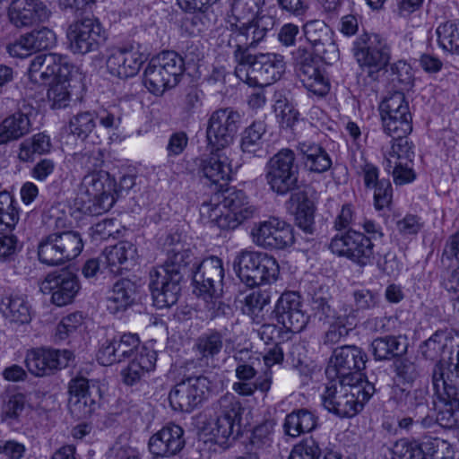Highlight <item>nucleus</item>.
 Listing matches in <instances>:
<instances>
[{
    "label": "nucleus",
    "mask_w": 459,
    "mask_h": 459,
    "mask_svg": "<svg viewBox=\"0 0 459 459\" xmlns=\"http://www.w3.org/2000/svg\"><path fill=\"white\" fill-rule=\"evenodd\" d=\"M140 340L136 334L125 333L118 339L106 341L100 348L97 359L103 366L121 363L139 353Z\"/></svg>",
    "instance_id": "21"
},
{
    "label": "nucleus",
    "mask_w": 459,
    "mask_h": 459,
    "mask_svg": "<svg viewBox=\"0 0 459 459\" xmlns=\"http://www.w3.org/2000/svg\"><path fill=\"white\" fill-rule=\"evenodd\" d=\"M184 59L174 51H164L152 59L144 70L143 83L154 94L175 87L184 72Z\"/></svg>",
    "instance_id": "5"
},
{
    "label": "nucleus",
    "mask_w": 459,
    "mask_h": 459,
    "mask_svg": "<svg viewBox=\"0 0 459 459\" xmlns=\"http://www.w3.org/2000/svg\"><path fill=\"white\" fill-rule=\"evenodd\" d=\"M414 157L413 144L407 136L393 138L391 149L385 154V170L390 172L395 163L412 162Z\"/></svg>",
    "instance_id": "44"
},
{
    "label": "nucleus",
    "mask_w": 459,
    "mask_h": 459,
    "mask_svg": "<svg viewBox=\"0 0 459 459\" xmlns=\"http://www.w3.org/2000/svg\"><path fill=\"white\" fill-rule=\"evenodd\" d=\"M304 160V164L310 171L324 173L332 166V160L327 152L318 143L312 141H302L298 144Z\"/></svg>",
    "instance_id": "30"
},
{
    "label": "nucleus",
    "mask_w": 459,
    "mask_h": 459,
    "mask_svg": "<svg viewBox=\"0 0 459 459\" xmlns=\"http://www.w3.org/2000/svg\"><path fill=\"white\" fill-rule=\"evenodd\" d=\"M101 255L109 272L117 274L121 271L122 264L134 259L136 247L129 241H120L114 246L106 247Z\"/></svg>",
    "instance_id": "34"
},
{
    "label": "nucleus",
    "mask_w": 459,
    "mask_h": 459,
    "mask_svg": "<svg viewBox=\"0 0 459 459\" xmlns=\"http://www.w3.org/2000/svg\"><path fill=\"white\" fill-rule=\"evenodd\" d=\"M236 76L249 86L264 87L279 80L285 71L283 56L266 53L251 55L239 50L236 54Z\"/></svg>",
    "instance_id": "3"
},
{
    "label": "nucleus",
    "mask_w": 459,
    "mask_h": 459,
    "mask_svg": "<svg viewBox=\"0 0 459 459\" xmlns=\"http://www.w3.org/2000/svg\"><path fill=\"white\" fill-rule=\"evenodd\" d=\"M68 127L73 135L85 140L96 127V114L90 111L80 112L70 118Z\"/></svg>",
    "instance_id": "49"
},
{
    "label": "nucleus",
    "mask_w": 459,
    "mask_h": 459,
    "mask_svg": "<svg viewBox=\"0 0 459 459\" xmlns=\"http://www.w3.org/2000/svg\"><path fill=\"white\" fill-rule=\"evenodd\" d=\"M47 96L51 108H66L71 100L70 83L67 82H54L48 89Z\"/></svg>",
    "instance_id": "55"
},
{
    "label": "nucleus",
    "mask_w": 459,
    "mask_h": 459,
    "mask_svg": "<svg viewBox=\"0 0 459 459\" xmlns=\"http://www.w3.org/2000/svg\"><path fill=\"white\" fill-rule=\"evenodd\" d=\"M264 179L270 190L285 195L299 188V166L293 151L282 149L271 157L264 166Z\"/></svg>",
    "instance_id": "7"
},
{
    "label": "nucleus",
    "mask_w": 459,
    "mask_h": 459,
    "mask_svg": "<svg viewBox=\"0 0 459 459\" xmlns=\"http://www.w3.org/2000/svg\"><path fill=\"white\" fill-rule=\"evenodd\" d=\"M329 248L338 256L346 257L361 267L370 264L375 255L371 238L356 230L336 235L332 238Z\"/></svg>",
    "instance_id": "11"
},
{
    "label": "nucleus",
    "mask_w": 459,
    "mask_h": 459,
    "mask_svg": "<svg viewBox=\"0 0 459 459\" xmlns=\"http://www.w3.org/2000/svg\"><path fill=\"white\" fill-rule=\"evenodd\" d=\"M74 159L77 164L87 170L98 171L97 169L103 164V153L99 147L75 153Z\"/></svg>",
    "instance_id": "59"
},
{
    "label": "nucleus",
    "mask_w": 459,
    "mask_h": 459,
    "mask_svg": "<svg viewBox=\"0 0 459 459\" xmlns=\"http://www.w3.org/2000/svg\"><path fill=\"white\" fill-rule=\"evenodd\" d=\"M277 322L290 332L299 333L307 321L302 309L301 297L295 291H285L278 299L274 310Z\"/></svg>",
    "instance_id": "17"
},
{
    "label": "nucleus",
    "mask_w": 459,
    "mask_h": 459,
    "mask_svg": "<svg viewBox=\"0 0 459 459\" xmlns=\"http://www.w3.org/2000/svg\"><path fill=\"white\" fill-rule=\"evenodd\" d=\"M145 61L146 56L137 47L128 45L113 50L106 66L111 75L126 79L136 75Z\"/></svg>",
    "instance_id": "18"
},
{
    "label": "nucleus",
    "mask_w": 459,
    "mask_h": 459,
    "mask_svg": "<svg viewBox=\"0 0 459 459\" xmlns=\"http://www.w3.org/2000/svg\"><path fill=\"white\" fill-rule=\"evenodd\" d=\"M310 316L328 330L324 335V343L333 345L349 335L355 326L356 310L350 305L333 307L330 299L321 293H314L310 300Z\"/></svg>",
    "instance_id": "2"
},
{
    "label": "nucleus",
    "mask_w": 459,
    "mask_h": 459,
    "mask_svg": "<svg viewBox=\"0 0 459 459\" xmlns=\"http://www.w3.org/2000/svg\"><path fill=\"white\" fill-rule=\"evenodd\" d=\"M216 420L212 434L217 443L223 444L230 437L237 438L240 434L242 406L238 399L227 393L215 403Z\"/></svg>",
    "instance_id": "10"
},
{
    "label": "nucleus",
    "mask_w": 459,
    "mask_h": 459,
    "mask_svg": "<svg viewBox=\"0 0 459 459\" xmlns=\"http://www.w3.org/2000/svg\"><path fill=\"white\" fill-rule=\"evenodd\" d=\"M50 12L39 0H14L12 2L8 16L16 27L32 26L37 22H45Z\"/></svg>",
    "instance_id": "23"
},
{
    "label": "nucleus",
    "mask_w": 459,
    "mask_h": 459,
    "mask_svg": "<svg viewBox=\"0 0 459 459\" xmlns=\"http://www.w3.org/2000/svg\"><path fill=\"white\" fill-rule=\"evenodd\" d=\"M56 40L54 30H30L7 47L10 56L26 58L33 53L47 49Z\"/></svg>",
    "instance_id": "24"
},
{
    "label": "nucleus",
    "mask_w": 459,
    "mask_h": 459,
    "mask_svg": "<svg viewBox=\"0 0 459 459\" xmlns=\"http://www.w3.org/2000/svg\"><path fill=\"white\" fill-rule=\"evenodd\" d=\"M266 132L264 121H254L243 133L241 149L244 152L255 153L262 147V136Z\"/></svg>",
    "instance_id": "50"
},
{
    "label": "nucleus",
    "mask_w": 459,
    "mask_h": 459,
    "mask_svg": "<svg viewBox=\"0 0 459 459\" xmlns=\"http://www.w3.org/2000/svg\"><path fill=\"white\" fill-rule=\"evenodd\" d=\"M204 305L203 313L204 314V319L212 320L220 315H224L227 310H230V307L223 303L220 296L221 295H203Z\"/></svg>",
    "instance_id": "61"
},
{
    "label": "nucleus",
    "mask_w": 459,
    "mask_h": 459,
    "mask_svg": "<svg viewBox=\"0 0 459 459\" xmlns=\"http://www.w3.org/2000/svg\"><path fill=\"white\" fill-rule=\"evenodd\" d=\"M42 291L52 292V302L63 307L71 303L80 290L77 276L69 271H62L58 273H49L42 281Z\"/></svg>",
    "instance_id": "22"
},
{
    "label": "nucleus",
    "mask_w": 459,
    "mask_h": 459,
    "mask_svg": "<svg viewBox=\"0 0 459 459\" xmlns=\"http://www.w3.org/2000/svg\"><path fill=\"white\" fill-rule=\"evenodd\" d=\"M200 170L203 176L212 184L229 180L232 171L228 156L219 152H212L203 159Z\"/></svg>",
    "instance_id": "32"
},
{
    "label": "nucleus",
    "mask_w": 459,
    "mask_h": 459,
    "mask_svg": "<svg viewBox=\"0 0 459 459\" xmlns=\"http://www.w3.org/2000/svg\"><path fill=\"white\" fill-rule=\"evenodd\" d=\"M447 337L443 332H436L420 346L421 354L428 359L443 362V356L447 351Z\"/></svg>",
    "instance_id": "48"
},
{
    "label": "nucleus",
    "mask_w": 459,
    "mask_h": 459,
    "mask_svg": "<svg viewBox=\"0 0 459 459\" xmlns=\"http://www.w3.org/2000/svg\"><path fill=\"white\" fill-rule=\"evenodd\" d=\"M215 376L199 375L182 379L174 385L169 394L175 411L191 412L206 401L216 388Z\"/></svg>",
    "instance_id": "6"
},
{
    "label": "nucleus",
    "mask_w": 459,
    "mask_h": 459,
    "mask_svg": "<svg viewBox=\"0 0 459 459\" xmlns=\"http://www.w3.org/2000/svg\"><path fill=\"white\" fill-rule=\"evenodd\" d=\"M251 234L254 243L264 248L284 249L294 243L291 226L278 218L260 222Z\"/></svg>",
    "instance_id": "14"
},
{
    "label": "nucleus",
    "mask_w": 459,
    "mask_h": 459,
    "mask_svg": "<svg viewBox=\"0 0 459 459\" xmlns=\"http://www.w3.org/2000/svg\"><path fill=\"white\" fill-rule=\"evenodd\" d=\"M226 219H221V229H235L251 218L255 209L249 204L247 196L242 190H227L220 194Z\"/></svg>",
    "instance_id": "20"
},
{
    "label": "nucleus",
    "mask_w": 459,
    "mask_h": 459,
    "mask_svg": "<svg viewBox=\"0 0 459 459\" xmlns=\"http://www.w3.org/2000/svg\"><path fill=\"white\" fill-rule=\"evenodd\" d=\"M240 120V114L230 108L214 111L208 120L206 129L208 144L216 151L229 146L237 134Z\"/></svg>",
    "instance_id": "12"
},
{
    "label": "nucleus",
    "mask_w": 459,
    "mask_h": 459,
    "mask_svg": "<svg viewBox=\"0 0 459 459\" xmlns=\"http://www.w3.org/2000/svg\"><path fill=\"white\" fill-rule=\"evenodd\" d=\"M316 30H280L278 33V39L285 46L290 47L295 45L297 42L305 46L304 42H308L313 47L316 55H324L325 51L322 48L323 43L320 39L314 36ZM325 59V56H321Z\"/></svg>",
    "instance_id": "45"
},
{
    "label": "nucleus",
    "mask_w": 459,
    "mask_h": 459,
    "mask_svg": "<svg viewBox=\"0 0 459 459\" xmlns=\"http://www.w3.org/2000/svg\"><path fill=\"white\" fill-rule=\"evenodd\" d=\"M185 446L184 430L176 424L163 427L148 443L151 454L180 453Z\"/></svg>",
    "instance_id": "25"
},
{
    "label": "nucleus",
    "mask_w": 459,
    "mask_h": 459,
    "mask_svg": "<svg viewBox=\"0 0 459 459\" xmlns=\"http://www.w3.org/2000/svg\"><path fill=\"white\" fill-rule=\"evenodd\" d=\"M381 117H399L411 115L408 101L403 92L395 91L386 97L379 107Z\"/></svg>",
    "instance_id": "51"
},
{
    "label": "nucleus",
    "mask_w": 459,
    "mask_h": 459,
    "mask_svg": "<svg viewBox=\"0 0 459 459\" xmlns=\"http://www.w3.org/2000/svg\"><path fill=\"white\" fill-rule=\"evenodd\" d=\"M181 277L172 275L163 269H152L150 272L149 288L157 308H166L177 303L181 291Z\"/></svg>",
    "instance_id": "16"
},
{
    "label": "nucleus",
    "mask_w": 459,
    "mask_h": 459,
    "mask_svg": "<svg viewBox=\"0 0 459 459\" xmlns=\"http://www.w3.org/2000/svg\"><path fill=\"white\" fill-rule=\"evenodd\" d=\"M274 111L281 127L291 128L299 120V111L287 100H277Z\"/></svg>",
    "instance_id": "58"
},
{
    "label": "nucleus",
    "mask_w": 459,
    "mask_h": 459,
    "mask_svg": "<svg viewBox=\"0 0 459 459\" xmlns=\"http://www.w3.org/2000/svg\"><path fill=\"white\" fill-rule=\"evenodd\" d=\"M290 200L298 203L295 214L296 224L305 233L312 234L315 230L313 202L301 191L292 194Z\"/></svg>",
    "instance_id": "40"
},
{
    "label": "nucleus",
    "mask_w": 459,
    "mask_h": 459,
    "mask_svg": "<svg viewBox=\"0 0 459 459\" xmlns=\"http://www.w3.org/2000/svg\"><path fill=\"white\" fill-rule=\"evenodd\" d=\"M30 121L26 114L17 112L2 121V143L14 141L29 134Z\"/></svg>",
    "instance_id": "41"
},
{
    "label": "nucleus",
    "mask_w": 459,
    "mask_h": 459,
    "mask_svg": "<svg viewBox=\"0 0 459 459\" xmlns=\"http://www.w3.org/2000/svg\"><path fill=\"white\" fill-rule=\"evenodd\" d=\"M371 189H374V205L377 210H382L391 204L393 189L389 179H381V182Z\"/></svg>",
    "instance_id": "63"
},
{
    "label": "nucleus",
    "mask_w": 459,
    "mask_h": 459,
    "mask_svg": "<svg viewBox=\"0 0 459 459\" xmlns=\"http://www.w3.org/2000/svg\"><path fill=\"white\" fill-rule=\"evenodd\" d=\"M388 48L385 39L375 30H360L354 41V53L356 51L376 50Z\"/></svg>",
    "instance_id": "57"
},
{
    "label": "nucleus",
    "mask_w": 459,
    "mask_h": 459,
    "mask_svg": "<svg viewBox=\"0 0 459 459\" xmlns=\"http://www.w3.org/2000/svg\"><path fill=\"white\" fill-rule=\"evenodd\" d=\"M69 406L73 413L79 418L90 416L96 408V402L91 398L89 381L77 377L69 383Z\"/></svg>",
    "instance_id": "26"
},
{
    "label": "nucleus",
    "mask_w": 459,
    "mask_h": 459,
    "mask_svg": "<svg viewBox=\"0 0 459 459\" xmlns=\"http://www.w3.org/2000/svg\"><path fill=\"white\" fill-rule=\"evenodd\" d=\"M67 44L74 54H87L99 48L107 39L105 30H67Z\"/></svg>",
    "instance_id": "29"
},
{
    "label": "nucleus",
    "mask_w": 459,
    "mask_h": 459,
    "mask_svg": "<svg viewBox=\"0 0 459 459\" xmlns=\"http://www.w3.org/2000/svg\"><path fill=\"white\" fill-rule=\"evenodd\" d=\"M72 358L68 350L33 349L27 352L25 364L32 375L44 377L67 367Z\"/></svg>",
    "instance_id": "15"
},
{
    "label": "nucleus",
    "mask_w": 459,
    "mask_h": 459,
    "mask_svg": "<svg viewBox=\"0 0 459 459\" xmlns=\"http://www.w3.org/2000/svg\"><path fill=\"white\" fill-rule=\"evenodd\" d=\"M80 74L79 68L74 66L66 56L59 54V61L55 67L54 82H69Z\"/></svg>",
    "instance_id": "62"
},
{
    "label": "nucleus",
    "mask_w": 459,
    "mask_h": 459,
    "mask_svg": "<svg viewBox=\"0 0 459 459\" xmlns=\"http://www.w3.org/2000/svg\"><path fill=\"white\" fill-rule=\"evenodd\" d=\"M372 351L376 359H390L400 356L406 351V343L396 336H385L375 339L372 343Z\"/></svg>",
    "instance_id": "43"
},
{
    "label": "nucleus",
    "mask_w": 459,
    "mask_h": 459,
    "mask_svg": "<svg viewBox=\"0 0 459 459\" xmlns=\"http://www.w3.org/2000/svg\"><path fill=\"white\" fill-rule=\"evenodd\" d=\"M2 303L4 305L2 315L9 323L25 325L30 322V306L23 295L12 293Z\"/></svg>",
    "instance_id": "35"
},
{
    "label": "nucleus",
    "mask_w": 459,
    "mask_h": 459,
    "mask_svg": "<svg viewBox=\"0 0 459 459\" xmlns=\"http://www.w3.org/2000/svg\"><path fill=\"white\" fill-rule=\"evenodd\" d=\"M272 437L264 426L255 428L250 438L249 450L247 454H255L258 458L271 453Z\"/></svg>",
    "instance_id": "53"
},
{
    "label": "nucleus",
    "mask_w": 459,
    "mask_h": 459,
    "mask_svg": "<svg viewBox=\"0 0 459 459\" xmlns=\"http://www.w3.org/2000/svg\"><path fill=\"white\" fill-rule=\"evenodd\" d=\"M352 167L357 174L363 178L364 186L366 188L371 189L381 182L379 177L378 168L368 162L362 154L359 157H354L352 160Z\"/></svg>",
    "instance_id": "54"
},
{
    "label": "nucleus",
    "mask_w": 459,
    "mask_h": 459,
    "mask_svg": "<svg viewBox=\"0 0 459 459\" xmlns=\"http://www.w3.org/2000/svg\"><path fill=\"white\" fill-rule=\"evenodd\" d=\"M359 65L367 70L368 75L376 79L377 74L385 69L389 63V48H377L376 50L356 51L354 53Z\"/></svg>",
    "instance_id": "39"
},
{
    "label": "nucleus",
    "mask_w": 459,
    "mask_h": 459,
    "mask_svg": "<svg viewBox=\"0 0 459 459\" xmlns=\"http://www.w3.org/2000/svg\"><path fill=\"white\" fill-rule=\"evenodd\" d=\"M320 454L321 449L317 442L307 438L294 446L289 459H318Z\"/></svg>",
    "instance_id": "60"
},
{
    "label": "nucleus",
    "mask_w": 459,
    "mask_h": 459,
    "mask_svg": "<svg viewBox=\"0 0 459 459\" xmlns=\"http://www.w3.org/2000/svg\"><path fill=\"white\" fill-rule=\"evenodd\" d=\"M367 354L355 345H344L334 349L325 369L329 380L359 383V372L365 368Z\"/></svg>",
    "instance_id": "9"
},
{
    "label": "nucleus",
    "mask_w": 459,
    "mask_h": 459,
    "mask_svg": "<svg viewBox=\"0 0 459 459\" xmlns=\"http://www.w3.org/2000/svg\"><path fill=\"white\" fill-rule=\"evenodd\" d=\"M233 265L240 281L251 288L275 281L280 273L276 259L263 252L243 251Z\"/></svg>",
    "instance_id": "4"
},
{
    "label": "nucleus",
    "mask_w": 459,
    "mask_h": 459,
    "mask_svg": "<svg viewBox=\"0 0 459 459\" xmlns=\"http://www.w3.org/2000/svg\"><path fill=\"white\" fill-rule=\"evenodd\" d=\"M59 54L46 53L36 56L29 67V78L34 83H45L55 75Z\"/></svg>",
    "instance_id": "36"
},
{
    "label": "nucleus",
    "mask_w": 459,
    "mask_h": 459,
    "mask_svg": "<svg viewBox=\"0 0 459 459\" xmlns=\"http://www.w3.org/2000/svg\"><path fill=\"white\" fill-rule=\"evenodd\" d=\"M296 73L304 87L313 94L323 97L329 92L330 82L320 70V58L307 52L305 46H299Z\"/></svg>",
    "instance_id": "13"
},
{
    "label": "nucleus",
    "mask_w": 459,
    "mask_h": 459,
    "mask_svg": "<svg viewBox=\"0 0 459 459\" xmlns=\"http://www.w3.org/2000/svg\"><path fill=\"white\" fill-rule=\"evenodd\" d=\"M224 269L216 256L204 259L193 273V281L199 295H221Z\"/></svg>",
    "instance_id": "19"
},
{
    "label": "nucleus",
    "mask_w": 459,
    "mask_h": 459,
    "mask_svg": "<svg viewBox=\"0 0 459 459\" xmlns=\"http://www.w3.org/2000/svg\"><path fill=\"white\" fill-rule=\"evenodd\" d=\"M83 322L82 313L75 312L65 316L57 325L56 337L59 340L66 339L70 333L74 332Z\"/></svg>",
    "instance_id": "64"
},
{
    "label": "nucleus",
    "mask_w": 459,
    "mask_h": 459,
    "mask_svg": "<svg viewBox=\"0 0 459 459\" xmlns=\"http://www.w3.org/2000/svg\"><path fill=\"white\" fill-rule=\"evenodd\" d=\"M221 195L216 194L209 202H204L200 207V215L204 221L214 223L221 228V219H226V215L221 205Z\"/></svg>",
    "instance_id": "56"
},
{
    "label": "nucleus",
    "mask_w": 459,
    "mask_h": 459,
    "mask_svg": "<svg viewBox=\"0 0 459 459\" xmlns=\"http://www.w3.org/2000/svg\"><path fill=\"white\" fill-rule=\"evenodd\" d=\"M135 289V284L131 280H118L107 294V309L114 315L126 311L134 303Z\"/></svg>",
    "instance_id": "27"
},
{
    "label": "nucleus",
    "mask_w": 459,
    "mask_h": 459,
    "mask_svg": "<svg viewBox=\"0 0 459 459\" xmlns=\"http://www.w3.org/2000/svg\"><path fill=\"white\" fill-rule=\"evenodd\" d=\"M112 190L113 183L107 172H89L79 186L81 210L90 215H100L108 212L114 204Z\"/></svg>",
    "instance_id": "8"
},
{
    "label": "nucleus",
    "mask_w": 459,
    "mask_h": 459,
    "mask_svg": "<svg viewBox=\"0 0 459 459\" xmlns=\"http://www.w3.org/2000/svg\"><path fill=\"white\" fill-rule=\"evenodd\" d=\"M376 389L372 383L330 380L322 394L324 407L342 418H351L362 410Z\"/></svg>",
    "instance_id": "1"
},
{
    "label": "nucleus",
    "mask_w": 459,
    "mask_h": 459,
    "mask_svg": "<svg viewBox=\"0 0 459 459\" xmlns=\"http://www.w3.org/2000/svg\"><path fill=\"white\" fill-rule=\"evenodd\" d=\"M316 426V418L315 415L306 409H300L286 416L283 429L286 435L297 437L301 434L312 431Z\"/></svg>",
    "instance_id": "38"
},
{
    "label": "nucleus",
    "mask_w": 459,
    "mask_h": 459,
    "mask_svg": "<svg viewBox=\"0 0 459 459\" xmlns=\"http://www.w3.org/2000/svg\"><path fill=\"white\" fill-rule=\"evenodd\" d=\"M223 334L217 330H209L196 338L193 351L201 361L208 364L213 361L222 351L224 342Z\"/></svg>",
    "instance_id": "33"
},
{
    "label": "nucleus",
    "mask_w": 459,
    "mask_h": 459,
    "mask_svg": "<svg viewBox=\"0 0 459 459\" xmlns=\"http://www.w3.org/2000/svg\"><path fill=\"white\" fill-rule=\"evenodd\" d=\"M198 264L191 249L176 247L169 251L164 265L157 269H163L172 275L177 273L178 276L182 278L183 273H190L193 274Z\"/></svg>",
    "instance_id": "31"
},
{
    "label": "nucleus",
    "mask_w": 459,
    "mask_h": 459,
    "mask_svg": "<svg viewBox=\"0 0 459 459\" xmlns=\"http://www.w3.org/2000/svg\"><path fill=\"white\" fill-rule=\"evenodd\" d=\"M157 354L154 351L141 348L140 352L132 358L129 364L121 371L123 381L128 385H133L140 380L145 372L154 368Z\"/></svg>",
    "instance_id": "28"
},
{
    "label": "nucleus",
    "mask_w": 459,
    "mask_h": 459,
    "mask_svg": "<svg viewBox=\"0 0 459 459\" xmlns=\"http://www.w3.org/2000/svg\"><path fill=\"white\" fill-rule=\"evenodd\" d=\"M264 0H233L231 4L232 16L235 22L231 26L235 29H247L252 17L258 13Z\"/></svg>",
    "instance_id": "42"
},
{
    "label": "nucleus",
    "mask_w": 459,
    "mask_h": 459,
    "mask_svg": "<svg viewBox=\"0 0 459 459\" xmlns=\"http://www.w3.org/2000/svg\"><path fill=\"white\" fill-rule=\"evenodd\" d=\"M384 132L392 138L407 136L412 131V117H381Z\"/></svg>",
    "instance_id": "52"
},
{
    "label": "nucleus",
    "mask_w": 459,
    "mask_h": 459,
    "mask_svg": "<svg viewBox=\"0 0 459 459\" xmlns=\"http://www.w3.org/2000/svg\"><path fill=\"white\" fill-rule=\"evenodd\" d=\"M60 250L65 262L77 257L83 248V242L81 234L74 230H64L55 232Z\"/></svg>",
    "instance_id": "47"
},
{
    "label": "nucleus",
    "mask_w": 459,
    "mask_h": 459,
    "mask_svg": "<svg viewBox=\"0 0 459 459\" xmlns=\"http://www.w3.org/2000/svg\"><path fill=\"white\" fill-rule=\"evenodd\" d=\"M429 391L426 387L417 388L413 391H406L400 386H394L392 390V399L396 404L408 411L423 410L429 406Z\"/></svg>",
    "instance_id": "37"
},
{
    "label": "nucleus",
    "mask_w": 459,
    "mask_h": 459,
    "mask_svg": "<svg viewBox=\"0 0 459 459\" xmlns=\"http://www.w3.org/2000/svg\"><path fill=\"white\" fill-rule=\"evenodd\" d=\"M38 256L41 263L48 265H59L65 263L55 232L41 239L38 247Z\"/></svg>",
    "instance_id": "46"
}]
</instances>
